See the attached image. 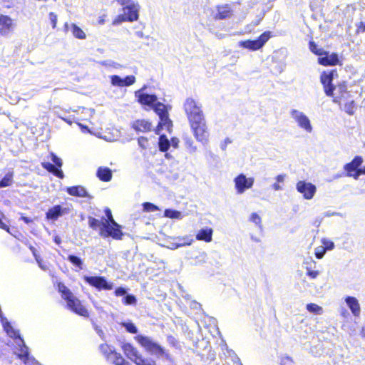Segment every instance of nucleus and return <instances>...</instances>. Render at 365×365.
Wrapping results in <instances>:
<instances>
[{
	"label": "nucleus",
	"mask_w": 365,
	"mask_h": 365,
	"mask_svg": "<svg viewBox=\"0 0 365 365\" xmlns=\"http://www.w3.org/2000/svg\"><path fill=\"white\" fill-rule=\"evenodd\" d=\"M184 110L195 138L203 145L207 144L209 132L201 104L188 98L185 101Z\"/></svg>",
	"instance_id": "obj_1"
},
{
	"label": "nucleus",
	"mask_w": 365,
	"mask_h": 365,
	"mask_svg": "<svg viewBox=\"0 0 365 365\" xmlns=\"http://www.w3.org/2000/svg\"><path fill=\"white\" fill-rule=\"evenodd\" d=\"M88 225L95 230H98L99 235L103 238L111 237L115 240H120L123 236L122 231L110 230L111 227H109V222H107L105 217H102V219L99 220L94 217H89Z\"/></svg>",
	"instance_id": "obj_2"
},
{
	"label": "nucleus",
	"mask_w": 365,
	"mask_h": 365,
	"mask_svg": "<svg viewBox=\"0 0 365 365\" xmlns=\"http://www.w3.org/2000/svg\"><path fill=\"white\" fill-rule=\"evenodd\" d=\"M137 340L138 343L151 354L158 357L163 356L167 359H170V354L160 345L153 341L150 337L140 335L137 336Z\"/></svg>",
	"instance_id": "obj_3"
},
{
	"label": "nucleus",
	"mask_w": 365,
	"mask_h": 365,
	"mask_svg": "<svg viewBox=\"0 0 365 365\" xmlns=\"http://www.w3.org/2000/svg\"><path fill=\"white\" fill-rule=\"evenodd\" d=\"M137 340L138 343L151 354L158 357L163 356L167 359H170V354L160 345L153 341L150 337L140 335L137 336Z\"/></svg>",
	"instance_id": "obj_4"
},
{
	"label": "nucleus",
	"mask_w": 365,
	"mask_h": 365,
	"mask_svg": "<svg viewBox=\"0 0 365 365\" xmlns=\"http://www.w3.org/2000/svg\"><path fill=\"white\" fill-rule=\"evenodd\" d=\"M137 340L138 343L151 354L158 357L163 356L167 359H170V354L160 345L153 341L150 337L140 335L137 336Z\"/></svg>",
	"instance_id": "obj_5"
},
{
	"label": "nucleus",
	"mask_w": 365,
	"mask_h": 365,
	"mask_svg": "<svg viewBox=\"0 0 365 365\" xmlns=\"http://www.w3.org/2000/svg\"><path fill=\"white\" fill-rule=\"evenodd\" d=\"M137 340L138 343L151 354L158 357L163 356L167 359H170V354L160 345L153 341L150 337L140 335L137 336Z\"/></svg>",
	"instance_id": "obj_6"
},
{
	"label": "nucleus",
	"mask_w": 365,
	"mask_h": 365,
	"mask_svg": "<svg viewBox=\"0 0 365 365\" xmlns=\"http://www.w3.org/2000/svg\"><path fill=\"white\" fill-rule=\"evenodd\" d=\"M154 111L159 116L160 122L156 128V133L159 134L160 132L165 129L168 132H170L173 127V122L169 118L168 112L166 108V106L162 103H158L154 106Z\"/></svg>",
	"instance_id": "obj_7"
},
{
	"label": "nucleus",
	"mask_w": 365,
	"mask_h": 365,
	"mask_svg": "<svg viewBox=\"0 0 365 365\" xmlns=\"http://www.w3.org/2000/svg\"><path fill=\"white\" fill-rule=\"evenodd\" d=\"M363 161L362 157H354L350 163L344 165L343 175L352 177L354 180H357L360 175H365V167L360 168Z\"/></svg>",
	"instance_id": "obj_8"
},
{
	"label": "nucleus",
	"mask_w": 365,
	"mask_h": 365,
	"mask_svg": "<svg viewBox=\"0 0 365 365\" xmlns=\"http://www.w3.org/2000/svg\"><path fill=\"white\" fill-rule=\"evenodd\" d=\"M140 5L135 3L122 8L123 14L118 15L113 21V24H119L123 21L133 22L137 21L139 18Z\"/></svg>",
	"instance_id": "obj_9"
},
{
	"label": "nucleus",
	"mask_w": 365,
	"mask_h": 365,
	"mask_svg": "<svg viewBox=\"0 0 365 365\" xmlns=\"http://www.w3.org/2000/svg\"><path fill=\"white\" fill-rule=\"evenodd\" d=\"M272 36V32L267 31L262 33L257 39L240 41L238 44L239 46L250 51H257L262 48Z\"/></svg>",
	"instance_id": "obj_10"
},
{
	"label": "nucleus",
	"mask_w": 365,
	"mask_h": 365,
	"mask_svg": "<svg viewBox=\"0 0 365 365\" xmlns=\"http://www.w3.org/2000/svg\"><path fill=\"white\" fill-rule=\"evenodd\" d=\"M291 118L297 126L308 133H311L313 128L309 117L302 111L297 109H292L289 111Z\"/></svg>",
	"instance_id": "obj_11"
},
{
	"label": "nucleus",
	"mask_w": 365,
	"mask_h": 365,
	"mask_svg": "<svg viewBox=\"0 0 365 365\" xmlns=\"http://www.w3.org/2000/svg\"><path fill=\"white\" fill-rule=\"evenodd\" d=\"M337 76V72L334 69L325 71L321 75L320 81L324 86V92L328 96H334L332 81Z\"/></svg>",
	"instance_id": "obj_12"
},
{
	"label": "nucleus",
	"mask_w": 365,
	"mask_h": 365,
	"mask_svg": "<svg viewBox=\"0 0 365 365\" xmlns=\"http://www.w3.org/2000/svg\"><path fill=\"white\" fill-rule=\"evenodd\" d=\"M84 279L90 285L98 289L111 290L113 288V284L108 282L103 277H88L85 276Z\"/></svg>",
	"instance_id": "obj_13"
},
{
	"label": "nucleus",
	"mask_w": 365,
	"mask_h": 365,
	"mask_svg": "<svg viewBox=\"0 0 365 365\" xmlns=\"http://www.w3.org/2000/svg\"><path fill=\"white\" fill-rule=\"evenodd\" d=\"M51 160L54 163H43V166L49 172L53 173L56 176L62 179L63 178V171L60 169L62 166V160L58 158L55 154L51 153Z\"/></svg>",
	"instance_id": "obj_14"
},
{
	"label": "nucleus",
	"mask_w": 365,
	"mask_h": 365,
	"mask_svg": "<svg viewBox=\"0 0 365 365\" xmlns=\"http://www.w3.org/2000/svg\"><path fill=\"white\" fill-rule=\"evenodd\" d=\"M67 306L76 314L87 317H88V310L81 304L80 300L73 294L68 297L66 300Z\"/></svg>",
	"instance_id": "obj_15"
},
{
	"label": "nucleus",
	"mask_w": 365,
	"mask_h": 365,
	"mask_svg": "<svg viewBox=\"0 0 365 365\" xmlns=\"http://www.w3.org/2000/svg\"><path fill=\"white\" fill-rule=\"evenodd\" d=\"M145 88V86L135 92V97L138 98V102L140 104L146 105L152 107L154 110V106L158 103L157 102L158 98L154 94L143 93L142 91Z\"/></svg>",
	"instance_id": "obj_16"
},
{
	"label": "nucleus",
	"mask_w": 365,
	"mask_h": 365,
	"mask_svg": "<svg viewBox=\"0 0 365 365\" xmlns=\"http://www.w3.org/2000/svg\"><path fill=\"white\" fill-rule=\"evenodd\" d=\"M14 24L13 20L8 16H0V34L2 36L9 35L13 30Z\"/></svg>",
	"instance_id": "obj_17"
},
{
	"label": "nucleus",
	"mask_w": 365,
	"mask_h": 365,
	"mask_svg": "<svg viewBox=\"0 0 365 365\" xmlns=\"http://www.w3.org/2000/svg\"><path fill=\"white\" fill-rule=\"evenodd\" d=\"M175 240L178 242H168V245L166 247L170 250H174L179 247L191 245L192 244V242H194V240L191 235L178 237L175 238Z\"/></svg>",
	"instance_id": "obj_18"
},
{
	"label": "nucleus",
	"mask_w": 365,
	"mask_h": 365,
	"mask_svg": "<svg viewBox=\"0 0 365 365\" xmlns=\"http://www.w3.org/2000/svg\"><path fill=\"white\" fill-rule=\"evenodd\" d=\"M333 91L334 93V96H332L334 98L333 101L341 105L342 98H345L346 96L348 95L346 84L343 82L337 86H334Z\"/></svg>",
	"instance_id": "obj_19"
},
{
	"label": "nucleus",
	"mask_w": 365,
	"mask_h": 365,
	"mask_svg": "<svg viewBox=\"0 0 365 365\" xmlns=\"http://www.w3.org/2000/svg\"><path fill=\"white\" fill-rule=\"evenodd\" d=\"M318 62L324 66H335L338 63L339 58L337 54H329L328 52L324 51V55L319 56Z\"/></svg>",
	"instance_id": "obj_20"
},
{
	"label": "nucleus",
	"mask_w": 365,
	"mask_h": 365,
	"mask_svg": "<svg viewBox=\"0 0 365 365\" xmlns=\"http://www.w3.org/2000/svg\"><path fill=\"white\" fill-rule=\"evenodd\" d=\"M297 190L303 194L304 198L312 199L316 192L314 184H297Z\"/></svg>",
	"instance_id": "obj_21"
},
{
	"label": "nucleus",
	"mask_w": 365,
	"mask_h": 365,
	"mask_svg": "<svg viewBox=\"0 0 365 365\" xmlns=\"http://www.w3.org/2000/svg\"><path fill=\"white\" fill-rule=\"evenodd\" d=\"M64 29L66 31L71 30L73 36L78 39H85L86 35L85 32L75 24L69 25L68 23L64 24Z\"/></svg>",
	"instance_id": "obj_22"
},
{
	"label": "nucleus",
	"mask_w": 365,
	"mask_h": 365,
	"mask_svg": "<svg viewBox=\"0 0 365 365\" xmlns=\"http://www.w3.org/2000/svg\"><path fill=\"white\" fill-rule=\"evenodd\" d=\"M107 359L115 365H130L129 362L125 361L123 356L115 351L114 349L108 354Z\"/></svg>",
	"instance_id": "obj_23"
},
{
	"label": "nucleus",
	"mask_w": 365,
	"mask_h": 365,
	"mask_svg": "<svg viewBox=\"0 0 365 365\" xmlns=\"http://www.w3.org/2000/svg\"><path fill=\"white\" fill-rule=\"evenodd\" d=\"M345 302L352 314L354 316H359L361 309L358 299L354 297H347L345 298Z\"/></svg>",
	"instance_id": "obj_24"
},
{
	"label": "nucleus",
	"mask_w": 365,
	"mask_h": 365,
	"mask_svg": "<svg viewBox=\"0 0 365 365\" xmlns=\"http://www.w3.org/2000/svg\"><path fill=\"white\" fill-rule=\"evenodd\" d=\"M122 348L127 357L134 362L137 358H139L141 356L138 354V350L130 344H123Z\"/></svg>",
	"instance_id": "obj_25"
},
{
	"label": "nucleus",
	"mask_w": 365,
	"mask_h": 365,
	"mask_svg": "<svg viewBox=\"0 0 365 365\" xmlns=\"http://www.w3.org/2000/svg\"><path fill=\"white\" fill-rule=\"evenodd\" d=\"M212 230L211 228L205 227L201 229L196 235V239L197 240L205 241L210 242L212 241Z\"/></svg>",
	"instance_id": "obj_26"
},
{
	"label": "nucleus",
	"mask_w": 365,
	"mask_h": 365,
	"mask_svg": "<svg viewBox=\"0 0 365 365\" xmlns=\"http://www.w3.org/2000/svg\"><path fill=\"white\" fill-rule=\"evenodd\" d=\"M66 209H63L60 205H56L49 209L46 212V217L49 220H56L61 216Z\"/></svg>",
	"instance_id": "obj_27"
},
{
	"label": "nucleus",
	"mask_w": 365,
	"mask_h": 365,
	"mask_svg": "<svg viewBox=\"0 0 365 365\" xmlns=\"http://www.w3.org/2000/svg\"><path fill=\"white\" fill-rule=\"evenodd\" d=\"M151 123L145 120H138L133 123V128L140 132H147L151 130Z\"/></svg>",
	"instance_id": "obj_28"
},
{
	"label": "nucleus",
	"mask_w": 365,
	"mask_h": 365,
	"mask_svg": "<svg viewBox=\"0 0 365 365\" xmlns=\"http://www.w3.org/2000/svg\"><path fill=\"white\" fill-rule=\"evenodd\" d=\"M232 15V10L229 5H225L217 7V14L215 16L216 19H225Z\"/></svg>",
	"instance_id": "obj_29"
},
{
	"label": "nucleus",
	"mask_w": 365,
	"mask_h": 365,
	"mask_svg": "<svg viewBox=\"0 0 365 365\" xmlns=\"http://www.w3.org/2000/svg\"><path fill=\"white\" fill-rule=\"evenodd\" d=\"M98 178L102 181H109L112 178V171L108 168L100 167L96 173Z\"/></svg>",
	"instance_id": "obj_30"
},
{
	"label": "nucleus",
	"mask_w": 365,
	"mask_h": 365,
	"mask_svg": "<svg viewBox=\"0 0 365 365\" xmlns=\"http://www.w3.org/2000/svg\"><path fill=\"white\" fill-rule=\"evenodd\" d=\"M68 192L71 195L78 197H86L87 195L86 190L81 185L68 187Z\"/></svg>",
	"instance_id": "obj_31"
},
{
	"label": "nucleus",
	"mask_w": 365,
	"mask_h": 365,
	"mask_svg": "<svg viewBox=\"0 0 365 365\" xmlns=\"http://www.w3.org/2000/svg\"><path fill=\"white\" fill-rule=\"evenodd\" d=\"M106 215L108 219H106L107 222H109V227H111L110 230H120V226L114 220L111 211L109 208H106L105 210Z\"/></svg>",
	"instance_id": "obj_32"
},
{
	"label": "nucleus",
	"mask_w": 365,
	"mask_h": 365,
	"mask_svg": "<svg viewBox=\"0 0 365 365\" xmlns=\"http://www.w3.org/2000/svg\"><path fill=\"white\" fill-rule=\"evenodd\" d=\"M164 217L171 219L181 220L184 217V215L180 211L171 209H166L164 212Z\"/></svg>",
	"instance_id": "obj_33"
},
{
	"label": "nucleus",
	"mask_w": 365,
	"mask_h": 365,
	"mask_svg": "<svg viewBox=\"0 0 365 365\" xmlns=\"http://www.w3.org/2000/svg\"><path fill=\"white\" fill-rule=\"evenodd\" d=\"M158 146L160 150L162 152H165L169 149L170 143L165 135H161L159 137Z\"/></svg>",
	"instance_id": "obj_34"
},
{
	"label": "nucleus",
	"mask_w": 365,
	"mask_h": 365,
	"mask_svg": "<svg viewBox=\"0 0 365 365\" xmlns=\"http://www.w3.org/2000/svg\"><path fill=\"white\" fill-rule=\"evenodd\" d=\"M58 291L61 293L62 297L66 300L73 294L72 292L62 283L58 284Z\"/></svg>",
	"instance_id": "obj_35"
},
{
	"label": "nucleus",
	"mask_w": 365,
	"mask_h": 365,
	"mask_svg": "<svg viewBox=\"0 0 365 365\" xmlns=\"http://www.w3.org/2000/svg\"><path fill=\"white\" fill-rule=\"evenodd\" d=\"M307 309L312 313L316 314H322L323 313V309L322 307L314 304L310 303L307 305Z\"/></svg>",
	"instance_id": "obj_36"
},
{
	"label": "nucleus",
	"mask_w": 365,
	"mask_h": 365,
	"mask_svg": "<svg viewBox=\"0 0 365 365\" xmlns=\"http://www.w3.org/2000/svg\"><path fill=\"white\" fill-rule=\"evenodd\" d=\"M30 250H31L39 267L42 269L43 270L46 271L48 269V266L46 264H45L43 260L41 259V257L36 254V250L34 247H31Z\"/></svg>",
	"instance_id": "obj_37"
},
{
	"label": "nucleus",
	"mask_w": 365,
	"mask_h": 365,
	"mask_svg": "<svg viewBox=\"0 0 365 365\" xmlns=\"http://www.w3.org/2000/svg\"><path fill=\"white\" fill-rule=\"evenodd\" d=\"M309 49L312 53L319 56L324 55V50L321 48H318V46L314 41L309 42Z\"/></svg>",
	"instance_id": "obj_38"
},
{
	"label": "nucleus",
	"mask_w": 365,
	"mask_h": 365,
	"mask_svg": "<svg viewBox=\"0 0 365 365\" xmlns=\"http://www.w3.org/2000/svg\"><path fill=\"white\" fill-rule=\"evenodd\" d=\"M250 221L253 222L259 228H262V219L258 214L255 212L252 213L250 217Z\"/></svg>",
	"instance_id": "obj_39"
},
{
	"label": "nucleus",
	"mask_w": 365,
	"mask_h": 365,
	"mask_svg": "<svg viewBox=\"0 0 365 365\" xmlns=\"http://www.w3.org/2000/svg\"><path fill=\"white\" fill-rule=\"evenodd\" d=\"M110 78L112 86L117 87H123V81L120 76L118 75H113Z\"/></svg>",
	"instance_id": "obj_40"
},
{
	"label": "nucleus",
	"mask_w": 365,
	"mask_h": 365,
	"mask_svg": "<svg viewBox=\"0 0 365 365\" xmlns=\"http://www.w3.org/2000/svg\"><path fill=\"white\" fill-rule=\"evenodd\" d=\"M99 64L106 67H113L115 68H120L122 66L112 60H106L98 62Z\"/></svg>",
	"instance_id": "obj_41"
},
{
	"label": "nucleus",
	"mask_w": 365,
	"mask_h": 365,
	"mask_svg": "<svg viewBox=\"0 0 365 365\" xmlns=\"http://www.w3.org/2000/svg\"><path fill=\"white\" fill-rule=\"evenodd\" d=\"M135 364L136 365H155L154 361L151 359H143L142 356H140L139 358H137Z\"/></svg>",
	"instance_id": "obj_42"
},
{
	"label": "nucleus",
	"mask_w": 365,
	"mask_h": 365,
	"mask_svg": "<svg viewBox=\"0 0 365 365\" xmlns=\"http://www.w3.org/2000/svg\"><path fill=\"white\" fill-rule=\"evenodd\" d=\"M355 104L354 101L347 102L344 105V110L349 115H353L354 113Z\"/></svg>",
	"instance_id": "obj_43"
},
{
	"label": "nucleus",
	"mask_w": 365,
	"mask_h": 365,
	"mask_svg": "<svg viewBox=\"0 0 365 365\" xmlns=\"http://www.w3.org/2000/svg\"><path fill=\"white\" fill-rule=\"evenodd\" d=\"M122 81H123V87L130 86L135 83V77L134 76H127L124 78H122Z\"/></svg>",
	"instance_id": "obj_44"
},
{
	"label": "nucleus",
	"mask_w": 365,
	"mask_h": 365,
	"mask_svg": "<svg viewBox=\"0 0 365 365\" xmlns=\"http://www.w3.org/2000/svg\"><path fill=\"white\" fill-rule=\"evenodd\" d=\"M254 178H247L244 174H240L234 180V182H253Z\"/></svg>",
	"instance_id": "obj_45"
},
{
	"label": "nucleus",
	"mask_w": 365,
	"mask_h": 365,
	"mask_svg": "<svg viewBox=\"0 0 365 365\" xmlns=\"http://www.w3.org/2000/svg\"><path fill=\"white\" fill-rule=\"evenodd\" d=\"M252 184H235V188L238 194H242L245 190L251 188Z\"/></svg>",
	"instance_id": "obj_46"
},
{
	"label": "nucleus",
	"mask_w": 365,
	"mask_h": 365,
	"mask_svg": "<svg viewBox=\"0 0 365 365\" xmlns=\"http://www.w3.org/2000/svg\"><path fill=\"white\" fill-rule=\"evenodd\" d=\"M68 259L74 265L77 266L79 268H81V265H82V260L76 257V256H74V255H69L68 257Z\"/></svg>",
	"instance_id": "obj_47"
},
{
	"label": "nucleus",
	"mask_w": 365,
	"mask_h": 365,
	"mask_svg": "<svg viewBox=\"0 0 365 365\" xmlns=\"http://www.w3.org/2000/svg\"><path fill=\"white\" fill-rule=\"evenodd\" d=\"M143 210L145 212H154L159 210L158 207L150 203V202H145L143 203Z\"/></svg>",
	"instance_id": "obj_48"
},
{
	"label": "nucleus",
	"mask_w": 365,
	"mask_h": 365,
	"mask_svg": "<svg viewBox=\"0 0 365 365\" xmlns=\"http://www.w3.org/2000/svg\"><path fill=\"white\" fill-rule=\"evenodd\" d=\"M326 252V248L324 246L317 247L315 249V256L318 259H322Z\"/></svg>",
	"instance_id": "obj_49"
},
{
	"label": "nucleus",
	"mask_w": 365,
	"mask_h": 365,
	"mask_svg": "<svg viewBox=\"0 0 365 365\" xmlns=\"http://www.w3.org/2000/svg\"><path fill=\"white\" fill-rule=\"evenodd\" d=\"M123 326L130 333L135 334L138 331L136 327L131 322L123 323Z\"/></svg>",
	"instance_id": "obj_50"
},
{
	"label": "nucleus",
	"mask_w": 365,
	"mask_h": 365,
	"mask_svg": "<svg viewBox=\"0 0 365 365\" xmlns=\"http://www.w3.org/2000/svg\"><path fill=\"white\" fill-rule=\"evenodd\" d=\"M136 302V299L133 295L128 294L123 299V303L126 305L134 304Z\"/></svg>",
	"instance_id": "obj_51"
},
{
	"label": "nucleus",
	"mask_w": 365,
	"mask_h": 365,
	"mask_svg": "<svg viewBox=\"0 0 365 365\" xmlns=\"http://www.w3.org/2000/svg\"><path fill=\"white\" fill-rule=\"evenodd\" d=\"M322 243L323 244V246L326 248V250H331L334 247V242L326 238L322 239Z\"/></svg>",
	"instance_id": "obj_52"
},
{
	"label": "nucleus",
	"mask_w": 365,
	"mask_h": 365,
	"mask_svg": "<svg viewBox=\"0 0 365 365\" xmlns=\"http://www.w3.org/2000/svg\"><path fill=\"white\" fill-rule=\"evenodd\" d=\"M293 363V361L291 357L288 356H282L280 359V364L281 365H292Z\"/></svg>",
	"instance_id": "obj_53"
},
{
	"label": "nucleus",
	"mask_w": 365,
	"mask_h": 365,
	"mask_svg": "<svg viewBox=\"0 0 365 365\" xmlns=\"http://www.w3.org/2000/svg\"><path fill=\"white\" fill-rule=\"evenodd\" d=\"M307 269V274L311 278V279H316L319 274V271H315V270H311L310 268L309 267H306Z\"/></svg>",
	"instance_id": "obj_54"
},
{
	"label": "nucleus",
	"mask_w": 365,
	"mask_h": 365,
	"mask_svg": "<svg viewBox=\"0 0 365 365\" xmlns=\"http://www.w3.org/2000/svg\"><path fill=\"white\" fill-rule=\"evenodd\" d=\"M100 349H101V351L103 353V354L105 356H106V357L108 356V354L110 351H113V349L112 347L109 346L107 344H102V345H101Z\"/></svg>",
	"instance_id": "obj_55"
},
{
	"label": "nucleus",
	"mask_w": 365,
	"mask_h": 365,
	"mask_svg": "<svg viewBox=\"0 0 365 365\" xmlns=\"http://www.w3.org/2000/svg\"><path fill=\"white\" fill-rule=\"evenodd\" d=\"M49 19H50V21L52 24V26L53 28H56V24H57V15L55 14L53 12H51L49 14Z\"/></svg>",
	"instance_id": "obj_56"
},
{
	"label": "nucleus",
	"mask_w": 365,
	"mask_h": 365,
	"mask_svg": "<svg viewBox=\"0 0 365 365\" xmlns=\"http://www.w3.org/2000/svg\"><path fill=\"white\" fill-rule=\"evenodd\" d=\"M116 1L118 2V4L122 6V8L135 3V1L133 0H116Z\"/></svg>",
	"instance_id": "obj_57"
},
{
	"label": "nucleus",
	"mask_w": 365,
	"mask_h": 365,
	"mask_svg": "<svg viewBox=\"0 0 365 365\" xmlns=\"http://www.w3.org/2000/svg\"><path fill=\"white\" fill-rule=\"evenodd\" d=\"M115 294L116 296H123L126 294V290L123 287H119L115 291Z\"/></svg>",
	"instance_id": "obj_58"
},
{
	"label": "nucleus",
	"mask_w": 365,
	"mask_h": 365,
	"mask_svg": "<svg viewBox=\"0 0 365 365\" xmlns=\"http://www.w3.org/2000/svg\"><path fill=\"white\" fill-rule=\"evenodd\" d=\"M146 143H147V138H145L144 137H141V138H138V144L143 148H146V145H145Z\"/></svg>",
	"instance_id": "obj_59"
},
{
	"label": "nucleus",
	"mask_w": 365,
	"mask_h": 365,
	"mask_svg": "<svg viewBox=\"0 0 365 365\" xmlns=\"http://www.w3.org/2000/svg\"><path fill=\"white\" fill-rule=\"evenodd\" d=\"M3 216H4L3 213L1 212H0V228L9 231L8 226L2 222Z\"/></svg>",
	"instance_id": "obj_60"
},
{
	"label": "nucleus",
	"mask_w": 365,
	"mask_h": 365,
	"mask_svg": "<svg viewBox=\"0 0 365 365\" xmlns=\"http://www.w3.org/2000/svg\"><path fill=\"white\" fill-rule=\"evenodd\" d=\"M179 142L180 141L177 138H173L170 141V145H172L175 148H177L178 147Z\"/></svg>",
	"instance_id": "obj_61"
},
{
	"label": "nucleus",
	"mask_w": 365,
	"mask_h": 365,
	"mask_svg": "<svg viewBox=\"0 0 365 365\" xmlns=\"http://www.w3.org/2000/svg\"><path fill=\"white\" fill-rule=\"evenodd\" d=\"M287 179V175L285 174H281L277 176L276 180L277 182H282L284 181Z\"/></svg>",
	"instance_id": "obj_62"
},
{
	"label": "nucleus",
	"mask_w": 365,
	"mask_h": 365,
	"mask_svg": "<svg viewBox=\"0 0 365 365\" xmlns=\"http://www.w3.org/2000/svg\"><path fill=\"white\" fill-rule=\"evenodd\" d=\"M12 178V174L8 173L5 177L0 181V182H9Z\"/></svg>",
	"instance_id": "obj_63"
},
{
	"label": "nucleus",
	"mask_w": 365,
	"mask_h": 365,
	"mask_svg": "<svg viewBox=\"0 0 365 365\" xmlns=\"http://www.w3.org/2000/svg\"><path fill=\"white\" fill-rule=\"evenodd\" d=\"M365 192V190H364V189H362L361 187H357L356 188V190L354 191V193L355 195H359V194H362V193H363V192Z\"/></svg>",
	"instance_id": "obj_64"
}]
</instances>
